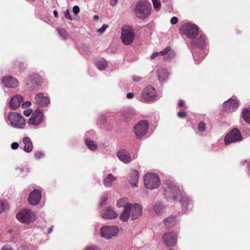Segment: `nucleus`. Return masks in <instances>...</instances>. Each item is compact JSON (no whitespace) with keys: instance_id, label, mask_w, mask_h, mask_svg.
I'll return each mask as SVG.
<instances>
[{"instance_id":"f257e3e1","label":"nucleus","mask_w":250,"mask_h":250,"mask_svg":"<svg viewBox=\"0 0 250 250\" xmlns=\"http://www.w3.org/2000/svg\"><path fill=\"white\" fill-rule=\"evenodd\" d=\"M151 9V3L147 0H143L136 3L133 11L138 18L144 20L150 15Z\"/></svg>"},{"instance_id":"f03ea898","label":"nucleus","mask_w":250,"mask_h":250,"mask_svg":"<svg viewBox=\"0 0 250 250\" xmlns=\"http://www.w3.org/2000/svg\"><path fill=\"white\" fill-rule=\"evenodd\" d=\"M135 38V32L130 25H125L122 27L121 38L123 43L125 45L131 44Z\"/></svg>"},{"instance_id":"7ed1b4c3","label":"nucleus","mask_w":250,"mask_h":250,"mask_svg":"<svg viewBox=\"0 0 250 250\" xmlns=\"http://www.w3.org/2000/svg\"><path fill=\"white\" fill-rule=\"evenodd\" d=\"M180 30L181 34L188 38L192 39L196 37L199 33V29L196 24L186 23L182 25Z\"/></svg>"},{"instance_id":"20e7f679","label":"nucleus","mask_w":250,"mask_h":250,"mask_svg":"<svg viewBox=\"0 0 250 250\" xmlns=\"http://www.w3.org/2000/svg\"><path fill=\"white\" fill-rule=\"evenodd\" d=\"M7 118L10 124L12 126L21 129L24 127L25 121L24 118L21 114L12 112L9 113Z\"/></svg>"},{"instance_id":"39448f33","label":"nucleus","mask_w":250,"mask_h":250,"mask_svg":"<svg viewBox=\"0 0 250 250\" xmlns=\"http://www.w3.org/2000/svg\"><path fill=\"white\" fill-rule=\"evenodd\" d=\"M179 192V189L173 182L169 180L166 181L165 186L164 188V194L166 198L175 199L178 195Z\"/></svg>"},{"instance_id":"423d86ee","label":"nucleus","mask_w":250,"mask_h":250,"mask_svg":"<svg viewBox=\"0 0 250 250\" xmlns=\"http://www.w3.org/2000/svg\"><path fill=\"white\" fill-rule=\"evenodd\" d=\"M144 183L146 187L150 189L158 188L160 184V179L156 174H147L144 178Z\"/></svg>"},{"instance_id":"0eeeda50","label":"nucleus","mask_w":250,"mask_h":250,"mask_svg":"<svg viewBox=\"0 0 250 250\" xmlns=\"http://www.w3.org/2000/svg\"><path fill=\"white\" fill-rule=\"evenodd\" d=\"M35 215V213L31 210L23 209L19 211L16 217L21 223H29L34 220Z\"/></svg>"},{"instance_id":"6e6552de","label":"nucleus","mask_w":250,"mask_h":250,"mask_svg":"<svg viewBox=\"0 0 250 250\" xmlns=\"http://www.w3.org/2000/svg\"><path fill=\"white\" fill-rule=\"evenodd\" d=\"M119 232L118 228L113 226H104L100 229V235L106 239H110Z\"/></svg>"},{"instance_id":"1a4fd4ad","label":"nucleus","mask_w":250,"mask_h":250,"mask_svg":"<svg viewBox=\"0 0 250 250\" xmlns=\"http://www.w3.org/2000/svg\"><path fill=\"white\" fill-rule=\"evenodd\" d=\"M242 139V136L237 128H234L230 131L225 137L224 142L226 145L240 141Z\"/></svg>"},{"instance_id":"9d476101","label":"nucleus","mask_w":250,"mask_h":250,"mask_svg":"<svg viewBox=\"0 0 250 250\" xmlns=\"http://www.w3.org/2000/svg\"><path fill=\"white\" fill-rule=\"evenodd\" d=\"M148 125L146 121L139 122L134 127V131L138 138L144 136L148 130Z\"/></svg>"},{"instance_id":"9b49d317","label":"nucleus","mask_w":250,"mask_h":250,"mask_svg":"<svg viewBox=\"0 0 250 250\" xmlns=\"http://www.w3.org/2000/svg\"><path fill=\"white\" fill-rule=\"evenodd\" d=\"M43 119V115L42 112L39 110H35L29 119L28 124L34 126H38Z\"/></svg>"},{"instance_id":"f8f14e48","label":"nucleus","mask_w":250,"mask_h":250,"mask_svg":"<svg viewBox=\"0 0 250 250\" xmlns=\"http://www.w3.org/2000/svg\"><path fill=\"white\" fill-rule=\"evenodd\" d=\"M143 99L148 102L154 100L156 97V92L155 89L151 86L146 87L142 92Z\"/></svg>"},{"instance_id":"ddd939ff","label":"nucleus","mask_w":250,"mask_h":250,"mask_svg":"<svg viewBox=\"0 0 250 250\" xmlns=\"http://www.w3.org/2000/svg\"><path fill=\"white\" fill-rule=\"evenodd\" d=\"M117 156L120 161L125 164H128L137 158V154H134L131 157L129 153L124 149L119 150L117 152Z\"/></svg>"},{"instance_id":"4468645a","label":"nucleus","mask_w":250,"mask_h":250,"mask_svg":"<svg viewBox=\"0 0 250 250\" xmlns=\"http://www.w3.org/2000/svg\"><path fill=\"white\" fill-rule=\"evenodd\" d=\"M177 235L174 232L165 233L163 236V240L167 247L174 246L177 242Z\"/></svg>"},{"instance_id":"2eb2a0df","label":"nucleus","mask_w":250,"mask_h":250,"mask_svg":"<svg viewBox=\"0 0 250 250\" xmlns=\"http://www.w3.org/2000/svg\"><path fill=\"white\" fill-rule=\"evenodd\" d=\"M129 208V212H130L132 220L137 219L142 215V208L140 205L138 204H131Z\"/></svg>"},{"instance_id":"dca6fc26","label":"nucleus","mask_w":250,"mask_h":250,"mask_svg":"<svg viewBox=\"0 0 250 250\" xmlns=\"http://www.w3.org/2000/svg\"><path fill=\"white\" fill-rule=\"evenodd\" d=\"M41 197L40 191L38 189L34 190L29 194L28 198V202L32 205H36L40 202Z\"/></svg>"},{"instance_id":"f3484780","label":"nucleus","mask_w":250,"mask_h":250,"mask_svg":"<svg viewBox=\"0 0 250 250\" xmlns=\"http://www.w3.org/2000/svg\"><path fill=\"white\" fill-rule=\"evenodd\" d=\"M1 82L5 87L8 88H15L19 84L18 80L11 76L4 77L2 79Z\"/></svg>"},{"instance_id":"a211bd4d","label":"nucleus","mask_w":250,"mask_h":250,"mask_svg":"<svg viewBox=\"0 0 250 250\" xmlns=\"http://www.w3.org/2000/svg\"><path fill=\"white\" fill-rule=\"evenodd\" d=\"M42 83V78L38 74H34L30 76L28 84L33 89H35L41 85Z\"/></svg>"},{"instance_id":"6ab92c4d","label":"nucleus","mask_w":250,"mask_h":250,"mask_svg":"<svg viewBox=\"0 0 250 250\" xmlns=\"http://www.w3.org/2000/svg\"><path fill=\"white\" fill-rule=\"evenodd\" d=\"M223 107L228 112H233L237 108L238 103L233 99H229L224 103Z\"/></svg>"},{"instance_id":"aec40b11","label":"nucleus","mask_w":250,"mask_h":250,"mask_svg":"<svg viewBox=\"0 0 250 250\" xmlns=\"http://www.w3.org/2000/svg\"><path fill=\"white\" fill-rule=\"evenodd\" d=\"M36 103L42 107H45L50 103L48 98L42 93H39L35 96Z\"/></svg>"},{"instance_id":"412c9836","label":"nucleus","mask_w":250,"mask_h":250,"mask_svg":"<svg viewBox=\"0 0 250 250\" xmlns=\"http://www.w3.org/2000/svg\"><path fill=\"white\" fill-rule=\"evenodd\" d=\"M23 101V97L20 95L17 94L11 98L9 104L11 108L14 110L17 108Z\"/></svg>"},{"instance_id":"4be33fe9","label":"nucleus","mask_w":250,"mask_h":250,"mask_svg":"<svg viewBox=\"0 0 250 250\" xmlns=\"http://www.w3.org/2000/svg\"><path fill=\"white\" fill-rule=\"evenodd\" d=\"M101 216L104 219H113L116 218L118 214L113 210L112 208L108 207L106 209L102 211Z\"/></svg>"},{"instance_id":"5701e85b","label":"nucleus","mask_w":250,"mask_h":250,"mask_svg":"<svg viewBox=\"0 0 250 250\" xmlns=\"http://www.w3.org/2000/svg\"><path fill=\"white\" fill-rule=\"evenodd\" d=\"M139 178V173L136 170H132L128 178V181L133 187H137Z\"/></svg>"},{"instance_id":"b1692460","label":"nucleus","mask_w":250,"mask_h":250,"mask_svg":"<svg viewBox=\"0 0 250 250\" xmlns=\"http://www.w3.org/2000/svg\"><path fill=\"white\" fill-rule=\"evenodd\" d=\"M117 178L111 174H109L103 181L104 185L107 188H110L112 183L117 180Z\"/></svg>"},{"instance_id":"393cba45","label":"nucleus","mask_w":250,"mask_h":250,"mask_svg":"<svg viewBox=\"0 0 250 250\" xmlns=\"http://www.w3.org/2000/svg\"><path fill=\"white\" fill-rule=\"evenodd\" d=\"M180 202L183 210H187L192 208V203L188 197H183Z\"/></svg>"},{"instance_id":"a878e982","label":"nucleus","mask_w":250,"mask_h":250,"mask_svg":"<svg viewBox=\"0 0 250 250\" xmlns=\"http://www.w3.org/2000/svg\"><path fill=\"white\" fill-rule=\"evenodd\" d=\"M23 143L24 145L23 150L27 153L31 152L33 149V144L30 139L27 137H24Z\"/></svg>"},{"instance_id":"bb28decb","label":"nucleus","mask_w":250,"mask_h":250,"mask_svg":"<svg viewBox=\"0 0 250 250\" xmlns=\"http://www.w3.org/2000/svg\"><path fill=\"white\" fill-rule=\"evenodd\" d=\"M191 44L194 46L199 48H203L207 44L205 36L204 35H201L197 42L194 41H192Z\"/></svg>"},{"instance_id":"cd10ccee","label":"nucleus","mask_w":250,"mask_h":250,"mask_svg":"<svg viewBox=\"0 0 250 250\" xmlns=\"http://www.w3.org/2000/svg\"><path fill=\"white\" fill-rule=\"evenodd\" d=\"M169 74L168 70L164 68H161L158 71V78L159 81L161 82L166 81Z\"/></svg>"},{"instance_id":"c85d7f7f","label":"nucleus","mask_w":250,"mask_h":250,"mask_svg":"<svg viewBox=\"0 0 250 250\" xmlns=\"http://www.w3.org/2000/svg\"><path fill=\"white\" fill-rule=\"evenodd\" d=\"M159 54L162 56L167 55L168 59L173 58L175 56V53L169 46H167L164 50L160 51Z\"/></svg>"},{"instance_id":"c756f323","label":"nucleus","mask_w":250,"mask_h":250,"mask_svg":"<svg viewBox=\"0 0 250 250\" xmlns=\"http://www.w3.org/2000/svg\"><path fill=\"white\" fill-rule=\"evenodd\" d=\"M129 206L130 205L127 206L125 207L124 211L120 216V219L123 222H126L130 216V212H129Z\"/></svg>"},{"instance_id":"7c9ffc66","label":"nucleus","mask_w":250,"mask_h":250,"mask_svg":"<svg viewBox=\"0 0 250 250\" xmlns=\"http://www.w3.org/2000/svg\"><path fill=\"white\" fill-rule=\"evenodd\" d=\"M95 64L100 70H104L108 65L107 62L104 59H101L96 61Z\"/></svg>"},{"instance_id":"2f4dec72","label":"nucleus","mask_w":250,"mask_h":250,"mask_svg":"<svg viewBox=\"0 0 250 250\" xmlns=\"http://www.w3.org/2000/svg\"><path fill=\"white\" fill-rule=\"evenodd\" d=\"M131 206V203H129L127 201V199L126 198H123L118 200L117 203V206L119 208L124 207V209L127 206ZM130 207V206H129Z\"/></svg>"},{"instance_id":"473e14b6","label":"nucleus","mask_w":250,"mask_h":250,"mask_svg":"<svg viewBox=\"0 0 250 250\" xmlns=\"http://www.w3.org/2000/svg\"><path fill=\"white\" fill-rule=\"evenodd\" d=\"M165 225L167 227H171L176 224V220L174 217H169L164 221Z\"/></svg>"},{"instance_id":"72a5a7b5","label":"nucleus","mask_w":250,"mask_h":250,"mask_svg":"<svg viewBox=\"0 0 250 250\" xmlns=\"http://www.w3.org/2000/svg\"><path fill=\"white\" fill-rule=\"evenodd\" d=\"M242 116L247 123L250 124V110L247 108L242 111Z\"/></svg>"},{"instance_id":"f704fd0d","label":"nucleus","mask_w":250,"mask_h":250,"mask_svg":"<svg viewBox=\"0 0 250 250\" xmlns=\"http://www.w3.org/2000/svg\"><path fill=\"white\" fill-rule=\"evenodd\" d=\"M85 144L90 150L94 151L97 149V146L93 141L86 139Z\"/></svg>"},{"instance_id":"c9c22d12","label":"nucleus","mask_w":250,"mask_h":250,"mask_svg":"<svg viewBox=\"0 0 250 250\" xmlns=\"http://www.w3.org/2000/svg\"><path fill=\"white\" fill-rule=\"evenodd\" d=\"M164 208V206L160 202L155 203L153 207V209L156 213H160Z\"/></svg>"},{"instance_id":"e433bc0d","label":"nucleus","mask_w":250,"mask_h":250,"mask_svg":"<svg viewBox=\"0 0 250 250\" xmlns=\"http://www.w3.org/2000/svg\"><path fill=\"white\" fill-rule=\"evenodd\" d=\"M154 9L156 11H159L162 7L161 2L160 0H151Z\"/></svg>"},{"instance_id":"4c0bfd02","label":"nucleus","mask_w":250,"mask_h":250,"mask_svg":"<svg viewBox=\"0 0 250 250\" xmlns=\"http://www.w3.org/2000/svg\"><path fill=\"white\" fill-rule=\"evenodd\" d=\"M57 30L58 34L63 38V39L66 40L67 38L68 35L64 29L62 28H58Z\"/></svg>"},{"instance_id":"58836bf2","label":"nucleus","mask_w":250,"mask_h":250,"mask_svg":"<svg viewBox=\"0 0 250 250\" xmlns=\"http://www.w3.org/2000/svg\"><path fill=\"white\" fill-rule=\"evenodd\" d=\"M8 208V205L5 201H0V213Z\"/></svg>"},{"instance_id":"ea45409f","label":"nucleus","mask_w":250,"mask_h":250,"mask_svg":"<svg viewBox=\"0 0 250 250\" xmlns=\"http://www.w3.org/2000/svg\"><path fill=\"white\" fill-rule=\"evenodd\" d=\"M206 125L204 122H200L198 125V129L199 131L203 132L206 130Z\"/></svg>"},{"instance_id":"a19ab883","label":"nucleus","mask_w":250,"mask_h":250,"mask_svg":"<svg viewBox=\"0 0 250 250\" xmlns=\"http://www.w3.org/2000/svg\"><path fill=\"white\" fill-rule=\"evenodd\" d=\"M43 156V153L41 151H37L34 153V156L37 159H39L42 158Z\"/></svg>"},{"instance_id":"79ce46f5","label":"nucleus","mask_w":250,"mask_h":250,"mask_svg":"<svg viewBox=\"0 0 250 250\" xmlns=\"http://www.w3.org/2000/svg\"><path fill=\"white\" fill-rule=\"evenodd\" d=\"M108 27V25L107 24H104L102 27L97 30V32L100 34L103 33L105 30Z\"/></svg>"},{"instance_id":"37998d69","label":"nucleus","mask_w":250,"mask_h":250,"mask_svg":"<svg viewBox=\"0 0 250 250\" xmlns=\"http://www.w3.org/2000/svg\"><path fill=\"white\" fill-rule=\"evenodd\" d=\"M108 198V194L105 193L101 198V201L100 202V205H103L105 202Z\"/></svg>"},{"instance_id":"c03bdc74","label":"nucleus","mask_w":250,"mask_h":250,"mask_svg":"<svg viewBox=\"0 0 250 250\" xmlns=\"http://www.w3.org/2000/svg\"><path fill=\"white\" fill-rule=\"evenodd\" d=\"M187 115V113L185 111H179L177 113V116L180 118H184Z\"/></svg>"},{"instance_id":"a18cd8bd","label":"nucleus","mask_w":250,"mask_h":250,"mask_svg":"<svg viewBox=\"0 0 250 250\" xmlns=\"http://www.w3.org/2000/svg\"><path fill=\"white\" fill-rule=\"evenodd\" d=\"M85 250H99V249L95 245H91L86 248Z\"/></svg>"},{"instance_id":"49530a36","label":"nucleus","mask_w":250,"mask_h":250,"mask_svg":"<svg viewBox=\"0 0 250 250\" xmlns=\"http://www.w3.org/2000/svg\"><path fill=\"white\" fill-rule=\"evenodd\" d=\"M31 105V103L30 101H26L22 104V107L26 108L29 107Z\"/></svg>"},{"instance_id":"de8ad7c7","label":"nucleus","mask_w":250,"mask_h":250,"mask_svg":"<svg viewBox=\"0 0 250 250\" xmlns=\"http://www.w3.org/2000/svg\"><path fill=\"white\" fill-rule=\"evenodd\" d=\"M32 110L31 109L25 110L23 111V114L26 116L29 117L32 113Z\"/></svg>"},{"instance_id":"09e8293b","label":"nucleus","mask_w":250,"mask_h":250,"mask_svg":"<svg viewBox=\"0 0 250 250\" xmlns=\"http://www.w3.org/2000/svg\"><path fill=\"white\" fill-rule=\"evenodd\" d=\"M246 163L248 164V168H249L248 174L250 176V161L249 162H247V161L245 160V161H243L241 162V164L242 165H244Z\"/></svg>"},{"instance_id":"8fccbe9b","label":"nucleus","mask_w":250,"mask_h":250,"mask_svg":"<svg viewBox=\"0 0 250 250\" xmlns=\"http://www.w3.org/2000/svg\"><path fill=\"white\" fill-rule=\"evenodd\" d=\"M64 16H65V17L66 19H67L68 20H71V21L72 20V17H71V16L70 15V14L69 13V10H67L65 12Z\"/></svg>"},{"instance_id":"3c124183","label":"nucleus","mask_w":250,"mask_h":250,"mask_svg":"<svg viewBox=\"0 0 250 250\" xmlns=\"http://www.w3.org/2000/svg\"><path fill=\"white\" fill-rule=\"evenodd\" d=\"M19 144L17 142L13 143L11 145V148L13 150L17 149L19 147Z\"/></svg>"},{"instance_id":"603ef678","label":"nucleus","mask_w":250,"mask_h":250,"mask_svg":"<svg viewBox=\"0 0 250 250\" xmlns=\"http://www.w3.org/2000/svg\"><path fill=\"white\" fill-rule=\"evenodd\" d=\"M73 11L75 15H77L80 12V8L78 6L75 5L73 7Z\"/></svg>"},{"instance_id":"864d4df0","label":"nucleus","mask_w":250,"mask_h":250,"mask_svg":"<svg viewBox=\"0 0 250 250\" xmlns=\"http://www.w3.org/2000/svg\"><path fill=\"white\" fill-rule=\"evenodd\" d=\"M178 21V19L176 17H173L170 20V23L172 24H175L177 23Z\"/></svg>"},{"instance_id":"5fc2aeb1","label":"nucleus","mask_w":250,"mask_h":250,"mask_svg":"<svg viewBox=\"0 0 250 250\" xmlns=\"http://www.w3.org/2000/svg\"><path fill=\"white\" fill-rule=\"evenodd\" d=\"M159 55H160L159 52H154L150 56V59L153 60Z\"/></svg>"},{"instance_id":"6e6d98bb","label":"nucleus","mask_w":250,"mask_h":250,"mask_svg":"<svg viewBox=\"0 0 250 250\" xmlns=\"http://www.w3.org/2000/svg\"><path fill=\"white\" fill-rule=\"evenodd\" d=\"M132 79L134 81L138 82L142 80V78L137 76H134Z\"/></svg>"},{"instance_id":"4d7b16f0","label":"nucleus","mask_w":250,"mask_h":250,"mask_svg":"<svg viewBox=\"0 0 250 250\" xmlns=\"http://www.w3.org/2000/svg\"><path fill=\"white\" fill-rule=\"evenodd\" d=\"M117 1H118V0H110V4L112 6H114L116 4Z\"/></svg>"},{"instance_id":"13d9d810","label":"nucleus","mask_w":250,"mask_h":250,"mask_svg":"<svg viewBox=\"0 0 250 250\" xmlns=\"http://www.w3.org/2000/svg\"><path fill=\"white\" fill-rule=\"evenodd\" d=\"M1 250H12V249L10 246L6 245L4 246Z\"/></svg>"},{"instance_id":"bf43d9fd","label":"nucleus","mask_w":250,"mask_h":250,"mask_svg":"<svg viewBox=\"0 0 250 250\" xmlns=\"http://www.w3.org/2000/svg\"><path fill=\"white\" fill-rule=\"evenodd\" d=\"M134 94L133 93L130 92L127 94L126 97L128 99H132L133 98Z\"/></svg>"},{"instance_id":"052dcab7","label":"nucleus","mask_w":250,"mask_h":250,"mask_svg":"<svg viewBox=\"0 0 250 250\" xmlns=\"http://www.w3.org/2000/svg\"><path fill=\"white\" fill-rule=\"evenodd\" d=\"M124 116V121L125 122H128L131 118V116L130 115L128 116V117L127 116H126V115L125 114Z\"/></svg>"},{"instance_id":"680f3d73","label":"nucleus","mask_w":250,"mask_h":250,"mask_svg":"<svg viewBox=\"0 0 250 250\" xmlns=\"http://www.w3.org/2000/svg\"><path fill=\"white\" fill-rule=\"evenodd\" d=\"M185 101L184 100H180L179 102V105L180 106H183L185 104Z\"/></svg>"},{"instance_id":"e2e57ef3","label":"nucleus","mask_w":250,"mask_h":250,"mask_svg":"<svg viewBox=\"0 0 250 250\" xmlns=\"http://www.w3.org/2000/svg\"><path fill=\"white\" fill-rule=\"evenodd\" d=\"M53 14H54V16L55 17L58 18V12L56 10H54L53 11Z\"/></svg>"},{"instance_id":"0e129e2a","label":"nucleus","mask_w":250,"mask_h":250,"mask_svg":"<svg viewBox=\"0 0 250 250\" xmlns=\"http://www.w3.org/2000/svg\"><path fill=\"white\" fill-rule=\"evenodd\" d=\"M193 58L194 59V60H195V62H196V63H198L200 62L201 61H197V60L196 59V56L195 55H193Z\"/></svg>"},{"instance_id":"69168bd1","label":"nucleus","mask_w":250,"mask_h":250,"mask_svg":"<svg viewBox=\"0 0 250 250\" xmlns=\"http://www.w3.org/2000/svg\"><path fill=\"white\" fill-rule=\"evenodd\" d=\"M19 66H20V67H21V68H23L25 67V66L24 64L23 63H20L19 64Z\"/></svg>"},{"instance_id":"338daca9","label":"nucleus","mask_w":250,"mask_h":250,"mask_svg":"<svg viewBox=\"0 0 250 250\" xmlns=\"http://www.w3.org/2000/svg\"><path fill=\"white\" fill-rule=\"evenodd\" d=\"M93 19L95 20V21H98L99 19V16L98 15H95L93 17Z\"/></svg>"},{"instance_id":"774afa93","label":"nucleus","mask_w":250,"mask_h":250,"mask_svg":"<svg viewBox=\"0 0 250 250\" xmlns=\"http://www.w3.org/2000/svg\"><path fill=\"white\" fill-rule=\"evenodd\" d=\"M52 227H50L48 229V233H50L52 232Z\"/></svg>"}]
</instances>
